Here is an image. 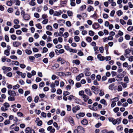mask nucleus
Wrapping results in <instances>:
<instances>
[{"instance_id":"f257e3e1","label":"nucleus","mask_w":133,"mask_h":133,"mask_svg":"<svg viewBox=\"0 0 133 133\" xmlns=\"http://www.w3.org/2000/svg\"><path fill=\"white\" fill-rule=\"evenodd\" d=\"M131 52V50L129 49H127L124 51L125 54L124 55L127 58H128L130 55V53Z\"/></svg>"},{"instance_id":"f03ea898","label":"nucleus","mask_w":133,"mask_h":133,"mask_svg":"<svg viewBox=\"0 0 133 133\" xmlns=\"http://www.w3.org/2000/svg\"><path fill=\"white\" fill-rule=\"evenodd\" d=\"M8 94L11 96L15 97L16 96V94L14 90H10L8 91Z\"/></svg>"},{"instance_id":"7ed1b4c3","label":"nucleus","mask_w":133,"mask_h":133,"mask_svg":"<svg viewBox=\"0 0 133 133\" xmlns=\"http://www.w3.org/2000/svg\"><path fill=\"white\" fill-rule=\"evenodd\" d=\"M121 118H119L114 119L112 121V123L114 125H115L117 124H119L121 123Z\"/></svg>"},{"instance_id":"20e7f679","label":"nucleus","mask_w":133,"mask_h":133,"mask_svg":"<svg viewBox=\"0 0 133 133\" xmlns=\"http://www.w3.org/2000/svg\"><path fill=\"white\" fill-rule=\"evenodd\" d=\"M47 130L48 131H49L50 133H54L55 131V129L53 128L51 126H50L48 127Z\"/></svg>"},{"instance_id":"39448f33","label":"nucleus","mask_w":133,"mask_h":133,"mask_svg":"<svg viewBox=\"0 0 133 133\" xmlns=\"http://www.w3.org/2000/svg\"><path fill=\"white\" fill-rule=\"evenodd\" d=\"M79 133H84V129L81 126H78L77 127Z\"/></svg>"},{"instance_id":"423d86ee","label":"nucleus","mask_w":133,"mask_h":133,"mask_svg":"<svg viewBox=\"0 0 133 133\" xmlns=\"http://www.w3.org/2000/svg\"><path fill=\"white\" fill-rule=\"evenodd\" d=\"M21 43L18 41L13 42V44L14 47H18L21 45Z\"/></svg>"},{"instance_id":"0eeeda50","label":"nucleus","mask_w":133,"mask_h":133,"mask_svg":"<svg viewBox=\"0 0 133 133\" xmlns=\"http://www.w3.org/2000/svg\"><path fill=\"white\" fill-rule=\"evenodd\" d=\"M63 13V12L61 10L58 11H56L54 12L53 14L54 16H57L61 15Z\"/></svg>"},{"instance_id":"6e6552de","label":"nucleus","mask_w":133,"mask_h":133,"mask_svg":"<svg viewBox=\"0 0 133 133\" xmlns=\"http://www.w3.org/2000/svg\"><path fill=\"white\" fill-rule=\"evenodd\" d=\"M84 76V74L83 73H81L77 76L76 78V79L77 81H79L80 80L82 77H83Z\"/></svg>"},{"instance_id":"1a4fd4ad","label":"nucleus","mask_w":133,"mask_h":133,"mask_svg":"<svg viewBox=\"0 0 133 133\" xmlns=\"http://www.w3.org/2000/svg\"><path fill=\"white\" fill-rule=\"evenodd\" d=\"M85 114L83 112H80L78 114H77L76 115V117L78 119L80 117H84L85 115Z\"/></svg>"},{"instance_id":"9d476101","label":"nucleus","mask_w":133,"mask_h":133,"mask_svg":"<svg viewBox=\"0 0 133 133\" xmlns=\"http://www.w3.org/2000/svg\"><path fill=\"white\" fill-rule=\"evenodd\" d=\"M80 109L78 105L76 106L75 107H73L72 108V111L74 113H75L77 111Z\"/></svg>"},{"instance_id":"9b49d317","label":"nucleus","mask_w":133,"mask_h":133,"mask_svg":"<svg viewBox=\"0 0 133 133\" xmlns=\"http://www.w3.org/2000/svg\"><path fill=\"white\" fill-rule=\"evenodd\" d=\"M97 58L100 61H103L105 59L104 57L102 56L101 54H99L97 55Z\"/></svg>"},{"instance_id":"f8f14e48","label":"nucleus","mask_w":133,"mask_h":133,"mask_svg":"<svg viewBox=\"0 0 133 133\" xmlns=\"http://www.w3.org/2000/svg\"><path fill=\"white\" fill-rule=\"evenodd\" d=\"M39 118H37L36 120V122L37 123V125L39 126H41L42 124V121H39Z\"/></svg>"},{"instance_id":"ddd939ff","label":"nucleus","mask_w":133,"mask_h":133,"mask_svg":"<svg viewBox=\"0 0 133 133\" xmlns=\"http://www.w3.org/2000/svg\"><path fill=\"white\" fill-rule=\"evenodd\" d=\"M85 92L86 94L91 96L92 95V93H91L90 90L89 89H86L85 90Z\"/></svg>"},{"instance_id":"4468645a","label":"nucleus","mask_w":133,"mask_h":133,"mask_svg":"<svg viewBox=\"0 0 133 133\" xmlns=\"http://www.w3.org/2000/svg\"><path fill=\"white\" fill-rule=\"evenodd\" d=\"M99 25L98 23L93 24L92 25L93 28L95 29L98 28L99 27Z\"/></svg>"},{"instance_id":"2eb2a0df","label":"nucleus","mask_w":133,"mask_h":133,"mask_svg":"<svg viewBox=\"0 0 133 133\" xmlns=\"http://www.w3.org/2000/svg\"><path fill=\"white\" fill-rule=\"evenodd\" d=\"M22 17L25 20L28 21L30 19L29 16L26 14H25V15H24V16Z\"/></svg>"},{"instance_id":"dca6fc26","label":"nucleus","mask_w":133,"mask_h":133,"mask_svg":"<svg viewBox=\"0 0 133 133\" xmlns=\"http://www.w3.org/2000/svg\"><path fill=\"white\" fill-rule=\"evenodd\" d=\"M100 103L103 104L104 106H106L107 105V104L106 101L104 99H101L100 101Z\"/></svg>"},{"instance_id":"f3484780","label":"nucleus","mask_w":133,"mask_h":133,"mask_svg":"<svg viewBox=\"0 0 133 133\" xmlns=\"http://www.w3.org/2000/svg\"><path fill=\"white\" fill-rule=\"evenodd\" d=\"M81 123L83 125H87L88 124V121L85 119H84L82 121Z\"/></svg>"},{"instance_id":"a211bd4d","label":"nucleus","mask_w":133,"mask_h":133,"mask_svg":"<svg viewBox=\"0 0 133 133\" xmlns=\"http://www.w3.org/2000/svg\"><path fill=\"white\" fill-rule=\"evenodd\" d=\"M2 69L3 70H6L7 71H10L11 70V69L9 67H6L5 66H3L2 68Z\"/></svg>"},{"instance_id":"6ab92c4d","label":"nucleus","mask_w":133,"mask_h":133,"mask_svg":"<svg viewBox=\"0 0 133 133\" xmlns=\"http://www.w3.org/2000/svg\"><path fill=\"white\" fill-rule=\"evenodd\" d=\"M59 66V65L57 63L55 64L54 65L52 66V69L53 70H55L58 68Z\"/></svg>"},{"instance_id":"aec40b11","label":"nucleus","mask_w":133,"mask_h":133,"mask_svg":"<svg viewBox=\"0 0 133 133\" xmlns=\"http://www.w3.org/2000/svg\"><path fill=\"white\" fill-rule=\"evenodd\" d=\"M82 97L83 98V100L85 102H86L89 98L88 96L85 95H84Z\"/></svg>"},{"instance_id":"412c9836","label":"nucleus","mask_w":133,"mask_h":133,"mask_svg":"<svg viewBox=\"0 0 133 133\" xmlns=\"http://www.w3.org/2000/svg\"><path fill=\"white\" fill-rule=\"evenodd\" d=\"M72 62L75 63L77 65H79L80 63V62L78 59H76L73 60L72 61Z\"/></svg>"},{"instance_id":"4be33fe9","label":"nucleus","mask_w":133,"mask_h":133,"mask_svg":"<svg viewBox=\"0 0 133 133\" xmlns=\"http://www.w3.org/2000/svg\"><path fill=\"white\" fill-rule=\"evenodd\" d=\"M70 4L71 6H75V0H70Z\"/></svg>"},{"instance_id":"5701e85b","label":"nucleus","mask_w":133,"mask_h":133,"mask_svg":"<svg viewBox=\"0 0 133 133\" xmlns=\"http://www.w3.org/2000/svg\"><path fill=\"white\" fill-rule=\"evenodd\" d=\"M116 80L114 78H111L109 79L108 81V82L109 83H111L112 82H115Z\"/></svg>"},{"instance_id":"b1692460","label":"nucleus","mask_w":133,"mask_h":133,"mask_svg":"<svg viewBox=\"0 0 133 133\" xmlns=\"http://www.w3.org/2000/svg\"><path fill=\"white\" fill-rule=\"evenodd\" d=\"M4 107H5V108L8 110V108L10 107V105L9 103L7 102H5L3 104Z\"/></svg>"},{"instance_id":"393cba45","label":"nucleus","mask_w":133,"mask_h":133,"mask_svg":"<svg viewBox=\"0 0 133 133\" xmlns=\"http://www.w3.org/2000/svg\"><path fill=\"white\" fill-rule=\"evenodd\" d=\"M94 8L91 6H90L87 8V10L88 12H90L91 11L94 10Z\"/></svg>"},{"instance_id":"a878e982","label":"nucleus","mask_w":133,"mask_h":133,"mask_svg":"<svg viewBox=\"0 0 133 133\" xmlns=\"http://www.w3.org/2000/svg\"><path fill=\"white\" fill-rule=\"evenodd\" d=\"M46 29L50 31H52V26L49 25H48L46 26Z\"/></svg>"},{"instance_id":"bb28decb","label":"nucleus","mask_w":133,"mask_h":133,"mask_svg":"<svg viewBox=\"0 0 133 133\" xmlns=\"http://www.w3.org/2000/svg\"><path fill=\"white\" fill-rule=\"evenodd\" d=\"M124 81L127 83H129V79L128 76H126L124 77Z\"/></svg>"},{"instance_id":"cd10ccee","label":"nucleus","mask_w":133,"mask_h":133,"mask_svg":"<svg viewBox=\"0 0 133 133\" xmlns=\"http://www.w3.org/2000/svg\"><path fill=\"white\" fill-rule=\"evenodd\" d=\"M15 98L14 97L9 96L8 97V100L10 101H14L15 100Z\"/></svg>"},{"instance_id":"c85d7f7f","label":"nucleus","mask_w":133,"mask_h":133,"mask_svg":"<svg viewBox=\"0 0 133 133\" xmlns=\"http://www.w3.org/2000/svg\"><path fill=\"white\" fill-rule=\"evenodd\" d=\"M117 130L118 131H121L123 129V128L121 125H119L117 127Z\"/></svg>"},{"instance_id":"c756f323","label":"nucleus","mask_w":133,"mask_h":133,"mask_svg":"<svg viewBox=\"0 0 133 133\" xmlns=\"http://www.w3.org/2000/svg\"><path fill=\"white\" fill-rule=\"evenodd\" d=\"M78 69L76 67H74L72 68V71L74 73H76L78 71Z\"/></svg>"},{"instance_id":"7c9ffc66","label":"nucleus","mask_w":133,"mask_h":133,"mask_svg":"<svg viewBox=\"0 0 133 133\" xmlns=\"http://www.w3.org/2000/svg\"><path fill=\"white\" fill-rule=\"evenodd\" d=\"M20 87L19 85L18 84H17L13 87V89L14 90L17 89Z\"/></svg>"},{"instance_id":"2f4dec72","label":"nucleus","mask_w":133,"mask_h":133,"mask_svg":"<svg viewBox=\"0 0 133 133\" xmlns=\"http://www.w3.org/2000/svg\"><path fill=\"white\" fill-rule=\"evenodd\" d=\"M75 101L76 103L79 104H81V101L80 99L78 98H76L75 99Z\"/></svg>"},{"instance_id":"473e14b6","label":"nucleus","mask_w":133,"mask_h":133,"mask_svg":"<svg viewBox=\"0 0 133 133\" xmlns=\"http://www.w3.org/2000/svg\"><path fill=\"white\" fill-rule=\"evenodd\" d=\"M86 7V6L85 5H83L80 8V9L81 11H82L85 9Z\"/></svg>"},{"instance_id":"72a5a7b5","label":"nucleus","mask_w":133,"mask_h":133,"mask_svg":"<svg viewBox=\"0 0 133 133\" xmlns=\"http://www.w3.org/2000/svg\"><path fill=\"white\" fill-rule=\"evenodd\" d=\"M4 54L7 56H8L10 54V51L8 50H5L4 51Z\"/></svg>"},{"instance_id":"f704fd0d","label":"nucleus","mask_w":133,"mask_h":133,"mask_svg":"<svg viewBox=\"0 0 133 133\" xmlns=\"http://www.w3.org/2000/svg\"><path fill=\"white\" fill-rule=\"evenodd\" d=\"M54 126L56 128H57L56 129L57 130L59 129V127H58L57 123L56 122H54L53 123Z\"/></svg>"},{"instance_id":"c9c22d12","label":"nucleus","mask_w":133,"mask_h":133,"mask_svg":"<svg viewBox=\"0 0 133 133\" xmlns=\"http://www.w3.org/2000/svg\"><path fill=\"white\" fill-rule=\"evenodd\" d=\"M13 11L14 9L12 8H10L7 10V11L9 13H11Z\"/></svg>"},{"instance_id":"e433bc0d","label":"nucleus","mask_w":133,"mask_h":133,"mask_svg":"<svg viewBox=\"0 0 133 133\" xmlns=\"http://www.w3.org/2000/svg\"><path fill=\"white\" fill-rule=\"evenodd\" d=\"M57 75L59 76H62L64 75L65 74L63 72H60L57 73Z\"/></svg>"},{"instance_id":"4c0bfd02","label":"nucleus","mask_w":133,"mask_h":133,"mask_svg":"<svg viewBox=\"0 0 133 133\" xmlns=\"http://www.w3.org/2000/svg\"><path fill=\"white\" fill-rule=\"evenodd\" d=\"M10 122L9 119L6 120L4 122V124L6 125L9 124L10 123Z\"/></svg>"},{"instance_id":"58836bf2","label":"nucleus","mask_w":133,"mask_h":133,"mask_svg":"<svg viewBox=\"0 0 133 133\" xmlns=\"http://www.w3.org/2000/svg\"><path fill=\"white\" fill-rule=\"evenodd\" d=\"M74 39L76 42H78L79 41V37L77 36H76L74 37Z\"/></svg>"},{"instance_id":"ea45409f","label":"nucleus","mask_w":133,"mask_h":133,"mask_svg":"<svg viewBox=\"0 0 133 133\" xmlns=\"http://www.w3.org/2000/svg\"><path fill=\"white\" fill-rule=\"evenodd\" d=\"M86 40L88 42H90L92 41L91 38L89 37H87Z\"/></svg>"},{"instance_id":"a19ab883","label":"nucleus","mask_w":133,"mask_h":133,"mask_svg":"<svg viewBox=\"0 0 133 133\" xmlns=\"http://www.w3.org/2000/svg\"><path fill=\"white\" fill-rule=\"evenodd\" d=\"M31 128L29 127H27L25 129V132L26 133H30V130H31Z\"/></svg>"},{"instance_id":"79ce46f5","label":"nucleus","mask_w":133,"mask_h":133,"mask_svg":"<svg viewBox=\"0 0 133 133\" xmlns=\"http://www.w3.org/2000/svg\"><path fill=\"white\" fill-rule=\"evenodd\" d=\"M55 55V53L54 52H51L49 53V56L50 58H52Z\"/></svg>"},{"instance_id":"37998d69","label":"nucleus","mask_w":133,"mask_h":133,"mask_svg":"<svg viewBox=\"0 0 133 133\" xmlns=\"http://www.w3.org/2000/svg\"><path fill=\"white\" fill-rule=\"evenodd\" d=\"M114 84H112L110 85L109 87V89L110 90H112L113 89L114 87Z\"/></svg>"},{"instance_id":"c03bdc74","label":"nucleus","mask_w":133,"mask_h":133,"mask_svg":"<svg viewBox=\"0 0 133 133\" xmlns=\"http://www.w3.org/2000/svg\"><path fill=\"white\" fill-rule=\"evenodd\" d=\"M119 21L123 25L126 24V22L123 19H120Z\"/></svg>"},{"instance_id":"a18cd8bd","label":"nucleus","mask_w":133,"mask_h":133,"mask_svg":"<svg viewBox=\"0 0 133 133\" xmlns=\"http://www.w3.org/2000/svg\"><path fill=\"white\" fill-rule=\"evenodd\" d=\"M69 82L71 85H73L74 84V81L71 79L69 80Z\"/></svg>"},{"instance_id":"49530a36","label":"nucleus","mask_w":133,"mask_h":133,"mask_svg":"<svg viewBox=\"0 0 133 133\" xmlns=\"http://www.w3.org/2000/svg\"><path fill=\"white\" fill-rule=\"evenodd\" d=\"M85 74L86 76H89L91 75V73L89 71H85Z\"/></svg>"},{"instance_id":"de8ad7c7","label":"nucleus","mask_w":133,"mask_h":133,"mask_svg":"<svg viewBox=\"0 0 133 133\" xmlns=\"http://www.w3.org/2000/svg\"><path fill=\"white\" fill-rule=\"evenodd\" d=\"M117 13L118 15L119 16L122 15L123 12L121 10L118 11L117 12Z\"/></svg>"},{"instance_id":"09e8293b","label":"nucleus","mask_w":133,"mask_h":133,"mask_svg":"<svg viewBox=\"0 0 133 133\" xmlns=\"http://www.w3.org/2000/svg\"><path fill=\"white\" fill-rule=\"evenodd\" d=\"M4 39L5 41L8 42L9 41V39L8 36L6 35L5 36Z\"/></svg>"},{"instance_id":"8fccbe9b","label":"nucleus","mask_w":133,"mask_h":133,"mask_svg":"<svg viewBox=\"0 0 133 133\" xmlns=\"http://www.w3.org/2000/svg\"><path fill=\"white\" fill-rule=\"evenodd\" d=\"M25 52L26 54L28 55H30L32 53V51L31 50L26 49L25 50Z\"/></svg>"},{"instance_id":"3c124183","label":"nucleus","mask_w":133,"mask_h":133,"mask_svg":"<svg viewBox=\"0 0 133 133\" xmlns=\"http://www.w3.org/2000/svg\"><path fill=\"white\" fill-rule=\"evenodd\" d=\"M11 39L14 40H15L17 38L16 36L15 35H11Z\"/></svg>"},{"instance_id":"603ef678","label":"nucleus","mask_w":133,"mask_h":133,"mask_svg":"<svg viewBox=\"0 0 133 133\" xmlns=\"http://www.w3.org/2000/svg\"><path fill=\"white\" fill-rule=\"evenodd\" d=\"M68 15L69 16H72V12L70 11H68L67 12Z\"/></svg>"},{"instance_id":"864d4df0","label":"nucleus","mask_w":133,"mask_h":133,"mask_svg":"<svg viewBox=\"0 0 133 133\" xmlns=\"http://www.w3.org/2000/svg\"><path fill=\"white\" fill-rule=\"evenodd\" d=\"M48 19H45L43 21L42 23L43 24H46L48 23Z\"/></svg>"},{"instance_id":"5fc2aeb1","label":"nucleus","mask_w":133,"mask_h":133,"mask_svg":"<svg viewBox=\"0 0 133 133\" xmlns=\"http://www.w3.org/2000/svg\"><path fill=\"white\" fill-rule=\"evenodd\" d=\"M63 95L64 96H66L70 94V93L67 91H65L63 92Z\"/></svg>"},{"instance_id":"6e6d98bb","label":"nucleus","mask_w":133,"mask_h":133,"mask_svg":"<svg viewBox=\"0 0 133 133\" xmlns=\"http://www.w3.org/2000/svg\"><path fill=\"white\" fill-rule=\"evenodd\" d=\"M104 93L103 91L102 90H100V92L99 93V95L101 96H102L104 95Z\"/></svg>"},{"instance_id":"4d7b16f0","label":"nucleus","mask_w":133,"mask_h":133,"mask_svg":"<svg viewBox=\"0 0 133 133\" xmlns=\"http://www.w3.org/2000/svg\"><path fill=\"white\" fill-rule=\"evenodd\" d=\"M111 101L112 102L114 101L115 102L118 101V97H115L114 98L111 99Z\"/></svg>"},{"instance_id":"13d9d810","label":"nucleus","mask_w":133,"mask_h":133,"mask_svg":"<svg viewBox=\"0 0 133 133\" xmlns=\"http://www.w3.org/2000/svg\"><path fill=\"white\" fill-rule=\"evenodd\" d=\"M66 24L67 26L68 27H70L71 26V22L69 21H66Z\"/></svg>"},{"instance_id":"bf43d9fd","label":"nucleus","mask_w":133,"mask_h":133,"mask_svg":"<svg viewBox=\"0 0 133 133\" xmlns=\"http://www.w3.org/2000/svg\"><path fill=\"white\" fill-rule=\"evenodd\" d=\"M89 34L91 36H93L94 34V32L91 30H90L89 31Z\"/></svg>"},{"instance_id":"052dcab7","label":"nucleus","mask_w":133,"mask_h":133,"mask_svg":"<svg viewBox=\"0 0 133 133\" xmlns=\"http://www.w3.org/2000/svg\"><path fill=\"white\" fill-rule=\"evenodd\" d=\"M43 51L42 52L43 53H45L47 52L48 50V49L45 47H44L43 49Z\"/></svg>"},{"instance_id":"680f3d73","label":"nucleus","mask_w":133,"mask_h":133,"mask_svg":"<svg viewBox=\"0 0 133 133\" xmlns=\"http://www.w3.org/2000/svg\"><path fill=\"white\" fill-rule=\"evenodd\" d=\"M84 91L82 90L79 91V95L81 96H82L84 95L85 94H84Z\"/></svg>"},{"instance_id":"e2e57ef3","label":"nucleus","mask_w":133,"mask_h":133,"mask_svg":"<svg viewBox=\"0 0 133 133\" xmlns=\"http://www.w3.org/2000/svg\"><path fill=\"white\" fill-rule=\"evenodd\" d=\"M45 85V84L44 82H41L39 84V87L42 88Z\"/></svg>"},{"instance_id":"0e129e2a","label":"nucleus","mask_w":133,"mask_h":133,"mask_svg":"<svg viewBox=\"0 0 133 133\" xmlns=\"http://www.w3.org/2000/svg\"><path fill=\"white\" fill-rule=\"evenodd\" d=\"M68 99L70 100H71L72 99H74V96L72 95H70L68 97Z\"/></svg>"},{"instance_id":"69168bd1","label":"nucleus","mask_w":133,"mask_h":133,"mask_svg":"<svg viewBox=\"0 0 133 133\" xmlns=\"http://www.w3.org/2000/svg\"><path fill=\"white\" fill-rule=\"evenodd\" d=\"M13 3H12L10 1H8L6 2L7 5L9 6H10L12 5Z\"/></svg>"},{"instance_id":"338daca9","label":"nucleus","mask_w":133,"mask_h":133,"mask_svg":"<svg viewBox=\"0 0 133 133\" xmlns=\"http://www.w3.org/2000/svg\"><path fill=\"white\" fill-rule=\"evenodd\" d=\"M36 26L39 29H41L42 28V26L39 23L36 24Z\"/></svg>"},{"instance_id":"774afa93","label":"nucleus","mask_w":133,"mask_h":133,"mask_svg":"<svg viewBox=\"0 0 133 133\" xmlns=\"http://www.w3.org/2000/svg\"><path fill=\"white\" fill-rule=\"evenodd\" d=\"M133 29V26H130L127 28V30L129 31H132Z\"/></svg>"}]
</instances>
